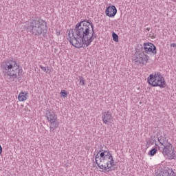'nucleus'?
I'll use <instances>...</instances> for the list:
<instances>
[{"label": "nucleus", "mask_w": 176, "mask_h": 176, "mask_svg": "<svg viewBox=\"0 0 176 176\" xmlns=\"http://www.w3.org/2000/svg\"><path fill=\"white\" fill-rule=\"evenodd\" d=\"M116 13H118V10L115 6H109L105 11V14L109 17H115L116 16Z\"/></svg>", "instance_id": "9b49d317"}, {"label": "nucleus", "mask_w": 176, "mask_h": 176, "mask_svg": "<svg viewBox=\"0 0 176 176\" xmlns=\"http://www.w3.org/2000/svg\"><path fill=\"white\" fill-rule=\"evenodd\" d=\"M60 94L63 97H67V91L65 90H62L60 91Z\"/></svg>", "instance_id": "a211bd4d"}, {"label": "nucleus", "mask_w": 176, "mask_h": 176, "mask_svg": "<svg viewBox=\"0 0 176 176\" xmlns=\"http://www.w3.org/2000/svg\"><path fill=\"white\" fill-rule=\"evenodd\" d=\"M94 39V26L89 21H81L76 25L74 29L69 31V42L78 49L90 46Z\"/></svg>", "instance_id": "f257e3e1"}, {"label": "nucleus", "mask_w": 176, "mask_h": 176, "mask_svg": "<svg viewBox=\"0 0 176 176\" xmlns=\"http://www.w3.org/2000/svg\"><path fill=\"white\" fill-rule=\"evenodd\" d=\"M95 160L99 168L105 171L107 170L112 171L111 168L116 166L113 156H112V154L108 150L99 151L95 157Z\"/></svg>", "instance_id": "7ed1b4c3"}, {"label": "nucleus", "mask_w": 176, "mask_h": 176, "mask_svg": "<svg viewBox=\"0 0 176 176\" xmlns=\"http://www.w3.org/2000/svg\"><path fill=\"white\" fill-rule=\"evenodd\" d=\"M158 176H176V174L173 169H164Z\"/></svg>", "instance_id": "f8f14e48"}, {"label": "nucleus", "mask_w": 176, "mask_h": 176, "mask_svg": "<svg viewBox=\"0 0 176 176\" xmlns=\"http://www.w3.org/2000/svg\"><path fill=\"white\" fill-rule=\"evenodd\" d=\"M148 60L149 57L148 55L144 54L143 52H136L133 56V61L138 65L146 64Z\"/></svg>", "instance_id": "6e6552de"}, {"label": "nucleus", "mask_w": 176, "mask_h": 176, "mask_svg": "<svg viewBox=\"0 0 176 176\" xmlns=\"http://www.w3.org/2000/svg\"><path fill=\"white\" fill-rule=\"evenodd\" d=\"M1 69L4 75L5 79L10 82H16L21 76L20 72V65L14 59L6 60L1 63Z\"/></svg>", "instance_id": "f03ea898"}, {"label": "nucleus", "mask_w": 176, "mask_h": 176, "mask_svg": "<svg viewBox=\"0 0 176 176\" xmlns=\"http://www.w3.org/2000/svg\"><path fill=\"white\" fill-rule=\"evenodd\" d=\"M40 68H41V69H43V71L46 72V67H43V66H42V65H41V66H40Z\"/></svg>", "instance_id": "6ab92c4d"}, {"label": "nucleus", "mask_w": 176, "mask_h": 176, "mask_svg": "<svg viewBox=\"0 0 176 176\" xmlns=\"http://www.w3.org/2000/svg\"><path fill=\"white\" fill-rule=\"evenodd\" d=\"M144 50L146 54H156V46L151 43L144 44Z\"/></svg>", "instance_id": "9d476101"}, {"label": "nucleus", "mask_w": 176, "mask_h": 176, "mask_svg": "<svg viewBox=\"0 0 176 176\" xmlns=\"http://www.w3.org/2000/svg\"><path fill=\"white\" fill-rule=\"evenodd\" d=\"M158 141L160 144V146H158V149L163 153L164 156H167L170 160L174 159L175 157V150H174L173 144L167 142H163L160 138H158Z\"/></svg>", "instance_id": "39448f33"}, {"label": "nucleus", "mask_w": 176, "mask_h": 176, "mask_svg": "<svg viewBox=\"0 0 176 176\" xmlns=\"http://www.w3.org/2000/svg\"><path fill=\"white\" fill-rule=\"evenodd\" d=\"M28 98V92L21 91L19 93L18 96V100L19 101H21V102L26 101Z\"/></svg>", "instance_id": "ddd939ff"}, {"label": "nucleus", "mask_w": 176, "mask_h": 176, "mask_svg": "<svg viewBox=\"0 0 176 176\" xmlns=\"http://www.w3.org/2000/svg\"><path fill=\"white\" fill-rule=\"evenodd\" d=\"M170 47H176V44L175 43L170 44Z\"/></svg>", "instance_id": "aec40b11"}, {"label": "nucleus", "mask_w": 176, "mask_h": 176, "mask_svg": "<svg viewBox=\"0 0 176 176\" xmlns=\"http://www.w3.org/2000/svg\"><path fill=\"white\" fill-rule=\"evenodd\" d=\"M148 83L153 87H160L164 89L166 87V80L160 73H155L150 74L148 77Z\"/></svg>", "instance_id": "423d86ee"}, {"label": "nucleus", "mask_w": 176, "mask_h": 176, "mask_svg": "<svg viewBox=\"0 0 176 176\" xmlns=\"http://www.w3.org/2000/svg\"><path fill=\"white\" fill-rule=\"evenodd\" d=\"M2 153V146L0 145V155Z\"/></svg>", "instance_id": "412c9836"}, {"label": "nucleus", "mask_w": 176, "mask_h": 176, "mask_svg": "<svg viewBox=\"0 0 176 176\" xmlns=\"http://www.w3.org/2000/svg\"><path fill=\"white\" fill-rule=\"evenodd\" d=\"M154 144H155V146H157V148H159V146H157V144H156V140H155V139L153 138L150 139L147 142L146 146L149 148V146H151V145H154Z\"/></svg>", "instance_id": "4468645a"}, {"label": "nucleus", "mask_w": 176, "mask_h": 176, "mask_svg": "<svg viewBox=\"0 0 176 176\" xmlns=\"http://www.w3.org/2000/svg\"><path fill=\"white\" fill-rule=\"evenodd\" d=\"M26 28L34 35H42L46 31V22L33 20L27 23Z\"/></svg>", "instance_id": "20e7f679"}, {"label": "nucleus", "mask_w": 176, "mask_h": 176, "mask_svg": "<svg viewBox=\"0 0 176 176\" xmlns=\"http://www.w3.org/2000/svg\"><path fill=\"white\" fill-rule=\"evenodd\" d=\"M157 153V148H153L148 153V156H155Z\"/></svg>", "instance_id": "2eb2a0df"}, {"label": "nucleus", "mask_w": 176, "mask_h": 176, "mask_svg": "<svg viewBox=\"0 0 176 176\" xmlns=\"http://www.w3.org/2000/svg\"><path fill=\"white\" fill-rule=\"evenodd\" d=\"M79 80L80 86H85V78L83 76H79Z\"/></svg>", "instance_id": "f3484780"}, {"label": "nucleus", "mask_w": 176, "mask_h": 176, "mask_svg": "<svg viewBox=\"0 0 176 176\" xmlns=\"http://www.w3.org/2000/svg\"><path fill=\"white\" fill-rule=\"evenodd\" d=\"M113 39L114 42H119V36H118L115 32H113Z\"/></svg>", "instance_id": "dca6fc26"}, {"label": "nucleus", "mask_w": 176, "mask_h": 176, "mask_svg": "<svg viewBox=\"0 0 176 176\" xmlns=\"http://www.w3.org/2000/svg\"><path fill=\"white\" fill-rule=\"evenodd\" d=\"M175 2H176V0H175Z\"/></svg>", "instance_id": "4be33fe9"}, {"label": "nucleus", "mask_w": 176, "mask_h": 176, "mask_svg": "<svg viewBox=\"0 0 176 176\" xmlns=\"http://www.w3.org/2000/svg\"><path fill=\"white\" fill-rule=\"evenodd\" d=\"M102 120L104 124L108 126H112L113 124V117L109 111H104L102 113Z\"/></svg>", "instance_id": "1a4fd4ad"}, {"label": "nucleus", "mask_w": 176, "mask_h": 176, "mask_svg": "<svg viewBox=\"0 0 176 176\" xmlns=\"http://www.w3.org/2000/svg\"><path fill=\"white\" fill-rule=\"evenodd\" d=\"M47 120L50 123V131L56 130L58 127V122H57V115L52 110H47L45 114Z\"/></svg>", "instance_id": "0eeeda50"}]
</instances>
